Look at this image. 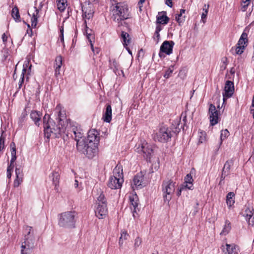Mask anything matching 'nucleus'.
<instances>
[{"instance_id":"1","label":"nucleus","mask_w":254,"mask_h":254,"mask_svg":"<svg viewBox=\"0 0 254 254\" xmlns=\"http://www.w3.org/2000/svg\"><path fill=\"white\" fill-rule=\"evenodd\" d=\"M55 112L57 114L56 120L58 125L55 123L50 120V116L46 114L43 118V124L45 134L47 138L53 136L55 137H59L62 133H65L66 135L74 137L73 132L70 131L72 126L79 127L78 125L66 119L65 111L61 104H58L56 108Z\"/></svg>"},{"instance_id":"2","label":"nucleus","mask_w":254,"mask_h":254,"mask_svg":"<svg viewBox=\"0 0 254 254\" xmlns=\"http://www.w3.org/2000/svg\"><path fill=\"white\" fill-rule=\"evenodd\" d=\"M70 131L73 132L75 140L76 141L77 150L85 154L88 158L92 159L96 156L98 152V144L89 143L86 142L82 138L83 133H81L79 127L72 126Z\"/></svg>"},{"instance_id":"3","label":"nucleus","mask_w":254,"mask_h":254,"mask_svg":"<svg viewBox=\"0 0 254 254\" xmlns=\"http://www.w3.org/2000/svg\"><path fill=\"white\" fill-rule=\"evenodd\" d=\"M24 238L21 242V254H29L34 248L35 238L32 227L24 228Z\"/></svg>"},{"instance_id":"4","label":"nucleus","mask_w":254,"mask_h":254,"mask_svg":"<svg viewBox=\"0 0 254 254\" xmlns=\"http://www.w3.org/2000/svg\"><path fill=\"white\" fill-rule=\"evenodd\" d=\"M113 175L109 180L108 186L111 189H118L121 188L124 182L123 169L117 165L113 172Z\"/></svg>"},{"instance_id":"5","label":"nucleus","mask_w":254,"mask_h":254,"mask_svg":"<svg viewBox=\"0 0 254 254\" xmlns=\"http://www.w3.org/2000/svg\"><path fill=\"white\" fill-rule=\"evenodd\" d=\"M76 214L74 211H66L61 213L59 216V226L66 228L74 227Z\"/></svg>"},{"instance_id":"6","label":"nucleus","mask_w":254,"mask_h":254,"mask_svg":"<svg viewBox=\"0 0 254 254\" xmlns=\"http://www.w3.org/2000/svg\"><path fill=\"white\" fill-rule=\"evenodd\" d=\"M114 20L119 22L129 17V12L127 4L117 3L112 9Z\"/></svg>"},{"instance_id":"7","label":"nucleus","mask_w":254,"mask_h":254,"mask_svg":"<svg viewBox=\"0 0 254 254\" xmlns=\"http://www.w3.org/2000/svg\"><path fill=\"white\" fill-rule=\"evenodd\" d=\"M134 150L137 153L143 155L147 161L150 159L153 153L151 145L149 144L145 140L141 141L136 144Z\"/></svg>"},{"instance_id":"8","label":"nucleus","mask_w":254,"mask_h":254,"mask_svg":"<svg viewBox=\"0 0 254 254\" xmlns=\"http://www.w3.org/2000/svg\"><path fill=\"white\" fill-rule=\"evenodd\" d=\"M172 137L171 130L165 126H161L154 136L155 141L161 142L168 141Z\"/></svg>"},{"instance_id":"9","label":"nucleus","mask_w":254,"mask_h":254,"mask_svg":"<svg viewBox=\"0 0 254 254\" xmlns=\"http://www.w3.org/2000/svg\"><path fill=\"white\" fill-rule=\"evenodd\" d=\"M175 190V183L172 180H165L162 184V191L165 201L168 202L171 199Z\"/></svg>"},{"instance_id":"10","label":"nucleus","mask_w":254,"mask_h":254,"mask_svg":"<svg viewBox=\"0 0 254 254\" xmlns=\"http://www.w3.org/2000/svg\"><path fill=\"white\" fill-rule=\"evenodd\" d=\"M174 45V42L172 41H164L160 47V51L159 53L160 57L163 56V53L167 55H170L172 53L173 47Z\"/></svg>"},{"instance_id":"11","label":"nucleus","mask_w":254,"mask_h":254,"mask_svg":"<svg viewBox=\"0 0 254 254\" xmlns=\"http://www.w3.org/2000/svg\"><path fill=\"white\" fill-rule=\"evenodd\" d=\"M234 91V86L233 82L229 80L227 81L224 87V93H223V103L226 101L227 99L232 96Z\"/></svg>"},{"instance_id":"12","label":"nucleus","mask_w":254,"mask_h":254,"mask_svg":"<svg viewBox=\"0 0 254 254\" xmlns=\"http://www.w3.org/2000/svg\"><path fill=\"white\" fill-rule=\"evenodd\" d=\"M100 141L99 133L95 129H92L89 130L87 141V143L99 144Z\"/></svg>"},{"instance_id":"13","label":"nucleus","mask_w":254,"mask_h":254,"mask_svg":"<svg viewBox=\"0 0 254 254\" xmlns=\"http://www.w3.org/2000/svg\"><path fill=\"white\" fill-rule=\"evenodd\" d=\"M210 123L211 125L214 126L218 123L219 120L218 112L215 106L211 104L209 108Z\"/></svg>"},{"instance_id":"14","label":"nucleus","mask_w":254,"mask_h":254,"mask_svg":"<svg viewBox=\"0 0 254 254\" xmlns=\"http://www.w3.org/2000/svg\"><path fill=\"white\" fill-rule=\"evenodd\" d=\"M96 216L99 219H103L105 217L108 213L107 203L97 204L95 209Z\"/></svg>"},{"instance_id":"15","label":"nucleus","mask_w":254,"mask_h":254,"mask_svg":"<svg viewBox=\"0 0 254 254\" xmlns=\"http://www.w3.org/2000/svg\"><path fill=\"white\" fill-rule=\"evenodd\" d=\"M223 252L225 254H238L240 249L239 246L235 244H226Z\"/></svg>"},{"instance_id":"16","label":"nucleus","mask_w":254,"mask_h":254,"mask_svg":"<svg viewBox=\"0 0 254 254\" xmlns=\"http://www.w3.org/2000/svg\"><path fill=\"white\" fill-rule=\"evenodd\" d=\"M129 200L130 202V208L132 210V216L135 218L137 217L135 214H137V210L138 209V199L136 194L132 195L129 196Z\"/></svg>"},{"instance_id":"17","label":"nucleus","mask_w":254,"mask_h":254,"mask_svg":"<svg viewBox=\"0 0 254 254\" xmlns=\"http://www.w3.org/2000/svg\"><path fill=\"white\" fill-rule=\"evenodd\" d=\"M246 220L248 221L249 225L254 228V210L248 208L245 210L244 214Z\"/></svg>"},{"instance_id":"18","label":"nucleus","mask_w":254,"mask_h":254,"mask_svg":"<svg viewBox=\"0 0 254 254\" xmlns=\"http://www.w3.org/2000/svg\"><path fill=\"white\" fill-rule=\"evenodd\" d=\"M143 180V176L141 174H137L134 177L133 182L131 184L132 188L134 190L135 189H141L142 187V182Z\"/></svg>"},{"instance_id":"19","label":"nucleus","mask_w":254,"mask_h":254,"mask_svg":"<svg viewBox=\"0 0 254 254\" xmlns=\"http://www.w3.org/2000/svg\"><path fill=\"white\" fill-rule=\"evenodd\" d=\"M169 19L166 15V12H159L157 16L156 22L160 24L165 25L168 23Z\"/></svg>"},{"instance_id":"20","label":"nucleus","mask_w":254,"mask_h":254,"mask_svg":"<svg viewBox=\"0 0 254 254\" xmlns=\"http://www.w3.org/2000/svg\"><path fill=\"white\" fill-rule=\"evenodd\" d=\"M232 164L233 162L232 160H228L226 162L222 171V175L221 177L220 182L222 180H223L226 177V176H227L229 174L231 167L232 165Z\"/></svg>"},{"instance_id":"21","label":"nucleus","mask_w":254,"mask_h":254,"mask_svg":"<svg viewBox=\"0 0 254 254\" xmlns=\"http://www.w3.org/2000/svg\"><path fill=\"white\" fill-rule=\"evenodd\" d=\"M103 120L106 123H110L112 120V108L110 105H107L106 111L103 116Z\"/></svg>"},{"instance_id":"22","label":"nucleus","mask_w":254,"mask_h":254,"mask_svg":"<svg viewBox=\"0 0 254 254\" xmlns=\"http://www.w3.org/2000/svg\"><path fill=\"white\" fill-rule=\"evenodd\" d=\"M248 34L245 32H243L242 34V35H241V37H240L237 45H238V46H244V48H246V47L248 45Z\"/></svg>"},{"instance_id":"23","label":"nucleus","mask_w":254,"mask_h":254,"mask_svg":"<svg viewBox=\"0 0 254 254\" xmlns=\"http://www.w3.org/2000/svg\"><path fill=\"white\" fill-rule=\"evenodd\" d=\"M42 114L36 111H32L30 113L31 119L35 122V124L37 126H39V121L41 119Z\"/></svg>"},{"instance_id":"24","label":"nucleus","mask_w":254,"mask_h":254,"mask_svg":"<svg viewBox=\"0 0 254 254\" xmlns=\"http://www.w3.org/2000/svg\"><path fill=\"white\" fill-rule=\"evenodd\" d=\"M185 180V182L182 186H183L184 187H185V188H187L189 190H191L192 186H193L192 183V182L193 181V179H192L191 175L188 174L187 175V176L186 177Z\"/></svg>"},{"instance_id":"25","label":"nucleus","mask_w":254,"mask_h":254,"mask_svg":"<svg viewBox=\"0 0 254 254\" xmlns=\"http://www.w3.org/2000/svg\"><path fill=\"white\" fill-rule=\"evenodd\" d=\"M121 38L123 40V45L125 47L127 46L130 42L131 38L129 35L125 31H122L121 34Z\"/></svg>"},{"instance_id":"26","label":"nucleus","mask_w":254,"mask_h":254,"mask_svg":"<svg viewBox=\"0 0 254 254\" xmlns=\"http://www.w3.org/2000/svg\"><path fill=\"white\" fill-rule=\"evenodd\" d=\"M10 151H11V155L10 163H11V164H12L16 159V146H15V143L13 142H12L10 143Z\"/></svg>"},{"instance_id":"27","label":"nucleus","mask_w":254,"mask_h":254,"mask_svg":"<svg viewBox=\"0 0 254 254\" xmlns=\"http://www.w3.org/2000/svg\"><path fill=\"white\" fill-rule=\"evenodd\" d=\"M231 229V223L228 220H226L223 228L220 233L221 235L225 236L230 231Z\"/></svg>"},{"instance_id":"28","label":"nucleus","mask_w":254,"mask_h":254,"mask_svg":"<svg viewBox=\"0 0 254 254\" xmlns=\"http://www.w3.org/2000/svg\"><path fill=\"white\" fill-rule=\"evenodd\" d=\"M34 9L35 10L34 12L31 17V26L32 27H35L37 24V15L39 13V10L36 7H34Z\"/></svg>"},{"instance_id":"29","label":"nucleus","mask_w":254,"mask_h":254,"mask_svg":"<svg viewBox=\"0 0 254 254\" xmlns=\"http://www.w3.org/2000/svg\"><path fill=\"white\" fill-rule=\"evenodd\" d=\"M234 196L235 194L233 192H230L228 193L226 197V203L227 205L230 207L232 206L234 202Z\"/></svg>"},{"instance_id":"30","label":"nucleus","mask_w":254,"mask_h":254,"mask_svg":"<svg viewBox=\"0 0 254 254\" xmlns=\"http://www.w3.org/2000/svg\"><path fill=\"white\" fill-rule=\"evenodd\" d=\"M52 178L53 183L54 186H57L59 184L60 180V174L58 172L54 171L52 175L50 176Z\"/></svg>"},{"instance_id":"31","label":"nucleus","mask_w":254,"mask_h":254,"mask_svg":"<svg viewBox=\"0 0 254 254\" xmlns=\"http://www.w3.org/2000/svg\"><path fill=\"white\" fill-rule=\"evenodd\" d=\"M58 8L61 11H64L67 6V0H57Z\"/></svg>"},{"instance_id":"32","label":"nucleus","mask_w":254,"mask_h":254,"mask_svg":"<svg viewBox=\"0 0 254 254\" xmlns=\"http://www.w3.org/2000/svg\"><path fill=\"white\" fill-rule=\"evenodd\" d=\"M11 15L12 17L15 20V21H20L19 10L17 7L15 6L12 9Z\"/></svg>"},{"instance_id":"33","label":"nucleus","mask_w":254,"mask_h":254,"mask_svg":"<svg viewBox=\"0 0 254 254\" xmlns=\"http://www.w3.org/2000/svg\"><path fill=\"white\" fill-rule=\"evenodd\" d=\"M228 64V60L226 57H223L220 63V70L222 71L224 70L227 66Z\"/></svg>"},{"instance_id":"34","label":"nucleus","mask_w":254,"mask_h":254,"mask_svg":"<svg viewBox=\"0 0 254 254\" xmlns=\"http://www.w3.org/2000/svg\"><path fill=\"white\" fill-rule=\"evenodd\" d=\"M128 234L126 231H124L121 233V236L119 240V245L122 246L123 244V240H126L127 239Z\"/></svg>"},{"instance_id":"35","label":"nucleus","mask_w":254,"mask_h":254,"mask_svg":"<svg viewBox=\"0 0 254 254\" xmlns=\"http://www.w3.org/2000/svg\"><path fill=\"white\" fill-rule=\"evenodd\" d=\"M82 11L83 12V17L84 18L89 19L93 16V12L90 10L89 11L85 10V8H82Z\"/></svg>"},{"instance_id":"36","label":"nucleus","mask_w":254,"mask_h":254,"mask_svg":"<svg viewBox=\"0 0 254 254\" xmlns=\"http://www.w3.org/2000/svg\"><path fill=\"white\" fill-rule=\"evenodd\" d=\"M54 67L61 68L62 65V57L61 56H57L55 61Z\"/></svg>"},{"instance_id":"37","label":"nucleus","mask_w":254,"mask_h":254,"mask_svg":"<svg viewBox=\"0 0 254 254\" xmlns=\"http://www.w3.org/2000/svg\"><path fill=\"white\" fill-rule=\"evenodd\" d=\"M229 135V132L227 129L222 130L220 135V144L223 140L225 139Z\"/></svg>"},{"instance_id":"38","label":"nucleus","mask_w":254,"mask_h":254,"mask_svg":"<svg viewBox=\"0 0 254 254\" xmlns=\"http://www.w3.org/2000/svg\"><path fill=\"white\" fill-rule=\"evenodd\" d=\"M110 66L111 68H113L114 71L118 70V68L119 66L118 63L116 61V60H113V61L110 60Z\"/></svg>"},{"instance_id":"39","label":"nucleus","mask_w":254,"mask_h":254,"mask_svg":"<svg viewBox=\"0 0 254 254\" xmlns=\"http://www.w3.org/2000/svg\"><path fill=\"white\" fill-rule=\"evenodd\" d=\"M104 203H107V201L105 198L104 195L101 193L99 196L97 197V204H101Z\"/></svg>"},{"instance_id":"40","label":"nucleus","mask_w":254,"mask_h":254,"mask_svg":"<svg viewBox=\"0 0 254 254\" xmlns=\"http://www.w3.org/2000/svg\"><path fill=\"white\" fill-rule=\"evenodd\" d=\"M26 71V68L24 67L22 70V74L21 75L20 79L18 83V88L19 89H20L21 88L22 84L24 82V74H25Z\"/></svg>"},{"instance_id":"41","label":"nucleus","mask_w":254,"mask_h":254,"mask_svg":"<svg viewBox=\"0 0 254 254\" xmlns=\"http://www.w3.org/2000/svg\"><path fill=\"white\" fill-rule=\"evenodd\" d=\"M176 20L178 22L179 24L181 25L185 21V16L181 15V13L176 14Z\"/></svg>"},{"instance_id":"42","label":"nucleus","mask_w":254,"mask_h":254,"mask_svg":"<svg viewBox=\"0 0 254 254\" xmlns=\"http://www.w3.org/2000/svg\"><path fill=\"white\" fill-rule=\"evenodd\" d=\"M250 3V1H249V0H243L241 8L242 10L243 11H246Z\"/></svg>"},{"instance_id":"43","label":"nucleus","mask_w":254,"mask_h":254,"mask_svg":"<svg viewBox=\"0 0 254 254\" xmlns=\"http://www.w3.org/2000/svg\"><path fill=\"white\" fill-rule=\"evenodd\" d=\"M245 49V48L244 46H240L237 45L235 48V53L237 55H241L244 52Z\"/></svg>"},{"instance_id":"44","label":"nucleus","mask_w":254,"mask_h":254,"mask_svg":"<svg viewBox=\"0 0 254 254\" xmlns=\"http://www.w3.org/2000/svg\"><path fill=\"white\" fill-rule=\"evenodd\" d=\"M23 181V178L21 177H16V179L14 180L13 182V186L14 188L18 187L20 184Z\"/></svg>"},{"instance_id":"45","label":"nucleus","mask_w":254,"mask_h":254,"mask_svg":"<svg viewBox=\"0 0 254 254\" xmlns=\"http://www.w3.org/2000/svg\"><path fill=\"white\" fill-rule=\"evenodd\" d=\"M199 142L200 143H202L205 140V132L202 131H201L199 132Z\"/></svg>"},{"instance_id":"46","label":"nucleus","mask_w":254,"mask_h":254,"mask_svg":"<svg viewBox=\"0 0 254 254\" xmlns=\"http://www.w3.org/2000/svg\"><path fill=\"white\" fill-rule=\"evenodd\" d=\"M16 177H21L23 178L22 170L20 168H16L15 170Z\"/></svg>"},{"instance_id":"47","label":"nucleus","mask_w":254,"mask_h":254,"mask_svg":"<svg viewBox=\"0 0 254 254\" xmlns=\"http://www.w3.org/2000/svg\"><path fill=\"white\" fill-rule=\"evenodd\" d=\"M208 8L209 5L207 6V8H206L205 11L203 12L201 14V20L202 21L203 23H205L206 21V18L208 13Z\"/></svg>"},{"instance_id":"48","label":"nucleus","mask_w":254,"mask_h":254,"mask_svg":"<svg viewBox=\"0 0 254 254\" xmlns=\"http://www.w3.org/2000/svg\"><path fill=\"white\" fill-rule=\"evenodd\" d=\"M13 168V165H12V164H11L7 167V177L9 179L11 177V172L12 171Z\"/></svg>"},{"instance_id":"49","label":"nucleus","mask_w":254,"mask_h":254,"mask_svg":"<svg viewBox=\"0 0 254 254\" xmlns=\"http://www.w3.org/2000/svg\"><path fill=\"white\" fill-rule=\"evenodd\" d=\"M173 71V70L169 68L166 71L165 74H164V77L166 78H168L171 75Z\"/></svg>"},{"instance_id":"50","label":"nucleus","mask_w":254,"mask_h":254,"mask_svg":"<svg viewBox=\"0 0 254 254\" xmlns=\"http://www.w3.org/2000/svg\"><path fill=\"white\" fill-rule=\"evenodd\" d=\"M141 243H142V241H141V238L139 237H137L135 239V242H134V244L135 248L138 247L141 245Z\"/></svg>"},{"instance_id":"51","label":"nucleus","mask_w":254,"mask_h":254,"mask_svg":"<svg viewBox=\"0 0 254 254\" xmlns=\"http://www.w3.org/2000/svg\"><path fill=\"white\" fill-rule=\"evenodd\" d=\"M90 46L92 49V52L94 54H98L100 52V50L98 48H94L93 47V42L90 41Z\"/></svg>"},{"instance_id":"52","label":"nucleus","mask_w":254,"mask_h":254,"mask_svg":"<svg viewBox=\"0 0 254 254\" xmlns=\"http://www.w3.org/2000/svg\"><path fill=\"white\" fill-rule=\"evenodd\" d=\"M60 68H58L55 67V75L56 77H58L59 75L60 74Z\"/></svg>"},{"instance_id":"53","label":"nucleus","mask_w":254,"mask_h":254,"mask_svg":"<svg viewBox=\"0 0 254 254\" xmlns=\"http://www.w3.org/2000/svg\"><path fill=\"white\" fill-rule=\"evenodd\" d=\"M187 189V188H185L183 186H182L178 190V191L177 192V195L180 196L181 194V192L182 190H184Z\"/></svg>"},{"instance_id":"54","label":"nucleus","mask_w":254,"mask_h":254,"mask_svg":"<svg viewBox=\"0 0 254 254\" xmlns=\"http://www.w3.org/2000/svg\"><path fill=\"white\" fill-rule=\"evenodd\" d=\"M27 26L29 29L27 30L26 34H27L29 36L31 37L32 36V30L30 28L29 24H27Z\"/></svg>"},{"instance_id":"55","label":"nucleus","mask_w":254,"mask_h":254,"mask_svg":"<svg viewBox=\"0 0 254 254\" xmlns=\"http://www.w3.org/2000/svg\"><path fill=\"white\" fill-rule=\"evenodd\" d=\"M155 37H154V39L155 40H156V41L158 42L159 39H160V34H159V32H155Z\"/></svg>"},{"instance_id":"56","label":"nucleus","mask_w":254,"mask_h":254,"mask_svg":"<svg viewBox=\"0 0 254 254\" xmlns=\"http://www.w3.org/2000/svg\"><path fill=\"white\" fill-rule=\"evenodd\" d=\"M166 4L169 7H172V0H167L166 1Z\"/></svg>"},{"instance_id":"57","label":"nucleus","mask_w":254,"mask_h":254,"mask_svg":"<svg viewBox=\"0 0 254 254\" xmlns=\"http://www.w3.org/2000/svg\"><path fill=\"white\" fill-rule=\"evenodd\" d=\"M2 39L4 43H5L7 41V36L5 35V33H3L2 35Z\"/></svg>"},{"instance_id":"58","label":"nucleus","mask_w":254,"mask_h":254,"mask_svg":"<svg viewBox=\"0 0 254 254\" xmlns=\"http://www.w3.org/2000/svg\"><path fill=\"white\" fill-rule=\"evenodd\" d=\"M162 30V27L160 25H157L156 27L155 32H159Z\"/></svg>"},{"instance_id":"59","label":"nucleus","mask_w":254,"mask_h":254,"mask_svg":"<svg viewBox=\"0 0 254 254\" xmlns=\"http://www.w3.org/2000/svg\"><path fill=\"white\" fill-rule=\"evenodd\" d=\"M86 33H87V32H86ZM92 37H93V36H92V35H91V34H88V33H87V39H88V41H89V43H90V41H92V40H91V37H92Z\"/></svg>"},{"instance_id":"60","label":"nucleus","mask_w":254,"mask_h":254,"mask_svg":"<svg viewBox=\"0 0 254 254\" xmlns=\"http://www.w3.org/2000/svg\"><path fill=\"white\" fill-rule=\"evenodd\" d=\"M60 39L61 40V41L62 42V43H64V34H61L60 36Z\"/></svg>"},{"instance_id":"61","label":"nucleus","mask_w":254,"mask_h":254,"mask_svg":"<svg viewBox=\"0 0 254 254\" xmlns=\"http://www.w3.org/2000/svg\"><path fill=\"white\" fill-rule=\"evenodd\" d=\"M55 190H56V191L57 192H59V184L57 185V186H55Z\"/></svg>"},{"instance_id":"62","label":"nucleus","mask_w":254,"mask_h":254,"mask_svg":"<svg viewBox=\"0 0 254 254\" xmlns=\"http://www.w3.org/2000/svg\"><path fill=\"white\" fill-rule=\"evenodd\" d=\"M127 50L128 51V53L130 55H132V53H131V51H130V50L127 47V46L125 47Z\"/></svg>"},{"instance_id":"63","label":"nucleus","mask_w":254,"mask_h":254,"mask_svg":"<svg viewBox=\"0 0 254 254\" xmlns=\"http://www.w3.org/2000/svg\"><path fill=\"white\" fill-rule=\"evenodd\" d=\"M185 9H182L180 10V13H181V15L182 16L183 14L185 12Z\"/></svg>"},{"instance_id":"64","label":"nucleus","mask_w":254,"mask_h":254,"mask_svg":"<svg viewBox=\"0 0 254 254\" xmlns=\"http://www.w3.org/2000/svg\"><path fill=\"white\" fill-rule=\"evenodd\" d=\"M75 184H74V186H75V188H77V187H78V182H77V180H75Z\"/></svg>"}]
</instances>
